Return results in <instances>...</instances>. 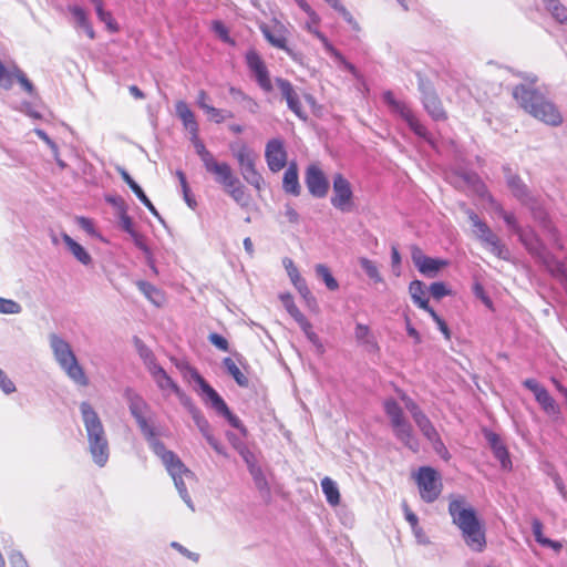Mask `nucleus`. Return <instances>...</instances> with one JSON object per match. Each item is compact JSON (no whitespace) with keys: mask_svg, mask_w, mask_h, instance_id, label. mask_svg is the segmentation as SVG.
<instances>
[{"mask_svg":"<svg viewBox=\"0 0 567 567\" xmlns=\"http://www.w3.org/2000/svg\"><path fill=\"white\" fill-rule=\"evenodd\" d=\"M49 343L54 360L70 380L81 386L89 384V379L80 365L71 344L56 333L49 336Z\"/></svg>","mask_w":567,"mask_h":567,"instance_id":"obj_6","label":"nucleus"},{"mask_svg":"<svg viewBox=\"0 0 567 567\" xmlns=\"http://www.w3.org/2000/svg\"><path fill=\"white\" fill-rule=\"evenodd\" d=\"M546 10L560 24L567 25V7L559 0H542Z\"/></svg>","mask_w":567,"mask_h":567,"instance_id":"obj_38","label":"nucleus"},{"mask_svg":"<svg viewBox=\"0 0 567 567\" xmlns=\"http://www.w3.org/2000/svg\"><path fill=\"white\" fill-rule=\"evenodd\" d=\"M207 404L210 405V408H213L217 413L225 416L231 426L238 429L243 434H246V429L241 421L229 411L227 404L218 393L217 401H215V399H210Z\"/></svg>","mask_w":567,"mask_h":567,"instance_id":"obj_24","label":"nucleus"},{"mask_svg":"<svg viewBox=\"0 0 567 567\" xmlns=\"http://www.w3.org/2000/svg\"><path fill=\"white\" fill-rule=\"evenodd\" d=\"M282 266L286 269L287 275H288L291 284L293 285V287H297L298 285H300L303 281H306L301 277L298 268L296 267V265H295V262H293V260L291 258L285 257L282 259Z\"/></svg>","mask_w":567,"mask_h":567,"instance_id":"obj_49","label":"nucleus"},{"mask_svg":"<svg viewBox=\"0 0 567 567\" xmlns=\"http://www.w3.org/2000/svg\"><path fill=\"white\" fill-rule=\"evenodd\" d=\"M62 240L79 262H81L84 266H87L92 262L91 255L85 250L83 246L76 243L71 236L64 233L62 234Z\"/></svg>","mask_w":567,"mask_h":567,"instance_id":"obj_28","label":"nucleus"},{"mask_svg":"<svg viewBox=\"0 0 567 567\" xmlns=\"http://www.w3.org/2000/svg\"><path fill=\"white\" fill-rule=\"evenodd\" d=\"M140 291L154 305L161 306L164 298L159 289L147 281L140 280L136 282Z\"/></svg>","mask_w":567,"mask_h":567,"instance_id":"obj_42","label":"nucleus"},{"mask_svg":"<svg viewBox=\"0 0 567 567\" xmlns=\"http://www.w3.org/2000/svg\"><path fill=\"white\" fill-rule=\"evenodd\" d=\"M96 16L100 19V21L105 24L106 29L110 32L115 33L120 30L117 22L115 21L110 11L103 9L100 12H97Z\"/></svg>","mask_w":567,"mask_h":567,"instance_id":"obj_54","label":"nucleus"},{"mask_svg":"<svg viewBox=\"0 0 567 567\" xmlns=\"http://www.w3.org/2000/svg\"><path fill=\"white\" fill-rule=\"evenodd\" d=\"M146 369L164 398H168L173 394H182L179 385L167 374L155 359L150 358L146 360Z\"/></svg>","mask_w":567,"mask_h":567,"instance_id":"obj_12","label":"nucleus"},{"mask_svg":"<svg viewBox=\"0 0 567 567\" xmlns=\"http://www.w3.org/2000/svg\"><path fill=\"white\" fill-rule=\"evenodd\" d=\"M176 367L186 382L195 384L194 390L205 403H208L210 399L217 401V392L205 381L195 368L186 362L178 363Z\"/></svg>","mask_w":567,"mask_h":567,"instance_id":"obj_11","label":"nucleus"},{"mask_svg":"<svg viewBox=\"0 0 567 567\" xmlns=\"http://www.w3.org/2000/svg\"><path fill=\"white\" fill-rule=\"evenodd\" d=\"M525 83L518 84L513 89L515 101L533 117L550 126H559L563 123V116L556 105L547 100L545 95L534 87L537 82L535 74H525Z\"/></svg>","mask_w":567,"mask_h":567,"instance_id":"obj_3","label":"nucleus"},{"mask_svg":"<svg viewBox=\"0 0 567 567\" xmlns=\"http://www.w3.org/2000/svg\"><path fill=\"white\" fill-rule=\"evenodd\" d=\"M415 481L421 498L426 503L436 501L442 492L441 476L436 470L430 466H422L415 474Z\"/></svg>","mask_w":567,"mask_h":567,"instance_id":"obj_10","label":"nucleus"},{"mask_svg":"<svg viewBox=\"0 0 567 567\" xmlns=\"http://www.w3.org/2000/svg\"><path fill=\"white\" fill-rule=\"evenodd\" d=\"M276 83L286 99L288 107L301 120H307V114L302 110L300 100L291 83L285 79L277 78Z\"/></svg>","mask_w":567,"mask_h":567,"instance_id":"obj_20","label":"nucleus"},{"mask_svg":"<svg viewBox=\"0 0 567 567\" xmlns=\"http://www.w3.org/2000/svg\"><path fill=\"white\" fill-rule=\"evenodd\" d=\"M249 473L252 476V480H254V483H255L256 487L260 492H268L269 491L268 482H267L266 476H265V474H264V472H262V470H261V467L259 465L250 466Z\"/></svg>","mask_w":567,"mask_h":567,"instance_id":"obj_50","label":"nucleus"},{"mask_svg":"<svg viewBox=\"0 0 567 567\" xmlns=\"http://www.w3.org/2000/svg\"><path fill=\"white\" fill-rule=\"evenodd\" d=\"M204 112L207 114L209 121L217 124L223 123L226 118L233 117L230 112L212 105H209Z\"/></svg>","mask_w":567,"mask_h":567,"instance_id":"obj_51","label":"nucleus"},{"mask_svg":"<svg viewBox=\"0 0 567 567\" xmlns=\"http://www.w3.org/2000/svg\"><path fill=\"white\" fill-rule=\"evenodd\" d=\"M333 194L331 204L342 212H349L352 207L353 193L350 183L341 174L333 177Z\"/></svg>","mask_w":567,"mask_h":567,"instance_id":"obj_15","label":"nucleus"},{"mask_svg":"<svg viewBox=\"0 0 567 567\" xmlns=\"http://www.w3.org/2000/svg\"><path fill=\"white\" fill-rule=\"evenodd\" d=\"M260 31L266 38V40L275 48L285 50L287 52H290V50L287 47V37H286V29L285 27L276 22L272 27L268 24H261Z\"/></svg>","mask_w":567,"mask_h":567,"instance_id":"obj_22","label":"nucleus"},{"mask_svg":"<svg viewBox=\"0 0 567 567\" xmlns=\"http://www.w3.org/2000/svg\"><path fill=\"white\" fill-rule=\"evenodd\" d=\"M466 215L472 223L473 233L476 238L482 243L485 249L499 259L508 260L509 250L502 243L496 234L492 231L488 225L483 221L476 213L471 209H466Z\"/></svg>","mask_w":567,"mask_h":567,"instance_id":"obj_8","label":"nucleus"},{"mask_svg":"<svg viewBox=\"0 0 567 567\" xmlns=\"http://www.w3.org/2000/svg\"><path fill=\"white\" fill-rule=\"evenodd\" d=\"M76 224L89 235L93 237L99 236L94 223L90 218L83 216L76 217Z\"/></svg>","mask_w":567,"mask_h":567,"instance_id":"obj_61","label":"nucleus"},{"mask_svg":"<svg viewBox=\"0 0 567 567\" xmlns=\"http://www.w3.org/2000/svg\"><path fill=\"white\" fill-rule=\"evenodd\" d=\"M411 257L419 271L427 277L435 276L441 268L447 265L446 260L425 256L417 247H413Z\"/></svg>","mask_w":567,"mask_h":567,"instance_id":"obj_18","label":"nucleus"},{"mask_svg":"<svg viewBox=\"0 0 567 567\" xmlns=\"http://www.w3.org/2000/svg\"><path fill=\"white\" fill-rule=\"evenodd\" d=\"M430 293L435 299H441L451 293V291L446 288L443 282H433L430 286Z\"/></svg>","mask_w":567,"mask_h":567,"instance_id":"obj_63","label":"nucleus"},{"mask_svg":"<svg viewBox=\"0 0 567 567\" xmlns=\"http://www.w3.org/2000/svg\"><path fill=\"white\" fill-rule=\"evenodd\" d=\"M384 411L390 419L395 437L412 451L419 450V442L413 434V429L403 415V411L396 401L389 399L384 401Z\"/></svg>","mask_w":567,"mask_h":567,"instance_id":"obj_7","label":"nucleus"},{"mask_svg":"<svg viewBox=\"0 0 567 567\" xmlns=\"http://www.w3.org/2000/svg\"><path fill=\"white\" fill-rule=\"evenodd\" d=\"M206 171L215 175V181L220 184L224 188L231 186V183L238 178L233 174L231 167L223 162L219 163L215 157L204 166Z\"/></svg>","mask_w":567,"mask_h":567,"instance_id":"obj_21","label":"nucleus"},{"mask_svg":"<svg viewBox=\"0 0 567 567\" xmlns=\"http://www.w3.org/2000/svg\"><path fill=\"white\" fill-rule=\"evenodd\" d=\"M361 268L365 271L367 276L374 282H382L383 278L380 275L379 268L372 260L361 257L359 259Z\"/></svg>","mask_w":567,"mask_h":567,"instance_id":"obj_48","label":"nucleus"},{"mask_svg":"<svg viewBox=\"0 0 567 567\" xmlns=\"http://www.w3.org/2000/svg\"><path fill=\"white\" fill-rule=\"evenodd\" d=\"M308 340L312 342L313 344H319V337L316 334V332L312 330L311 323L308 321V319L305 317L300 321L297 322Z\"/></svg>","mask_w":567,"mask_h":567,"instance_id":"obj_59","label":"nucleus"},{"mask_svg":"<svg viewBox=\"0 0 567 567\" xmlns=\"http://www.w3.org/2000/svg\"><path fill=\"white\" fill-rule=\"evenodd\" d=\"M287 151L284 141L280 138H272L268 141L265 148V158L268 168L272 173L281 171L287 165Z\"/></svg>","mask_w":567,"mask_h":567,"instance_id":"obj_16","label":"nucleus"},{"mask_svg":"<svg viewBox=\"0 0 567 567\" xmlns=\"http://www.w3.org/2000/svg\"><path fill=\"white\" fill-rule=\"evenodd\" d=\"M118 220L121 228L126 231L128 235L135 230L132 218L127 215V209L123 210V213H118Z\"/></svg>","mask_w":567,"mask_h":567,"instance_id":"obj_64","label":"nucleus"},{"mask_svg":"<svg viewBox=\"0 0 567 567\" xmlns=\"http://www.w3.org/2000/svg\"><path fill=\"white\" fill-rule=\"evenodd\" d=\"M321 488L329 505L337 506L340 504V492L338 484L330 477L326 476L321 480Z\"/></svg>","mask_w":567,"mask_h":567,"instance_id":"obj_36","label":"nucleus"},{"mask_svg":"<svg viewBox=\"0 0 567 567\" xmlns=\"http://www.w3.org/2000/svg\"><path fill=\"white\" fill-rule=\"evenodd\" d=\"M409 292L411 295V298L413 300V302L417 306V307H425L426 306V302L429 301L427 298H426V290H425V286L422 281L420 280H413L410 286H409Z\"/></svg>","mask_w":567,"mask_h":567,"instance_id":"obj_43","label":"nucleus"},{"mask_svg":"<svg viewBox=\"0 0 567 567\" xmlns=\"http://www.w3.org/2000/svg\"><path fill=\"white\" fill-rule=\"evenodd\" d=\"M302 11L308 16V21L306 22L305 28L308 32L312 33L322 43L323 49H326V43H330V41L318 29L321 21L320 17L310 6H308L307 10Z\"/></svg>","mask_w":567,"mask_h":567,"instance_id":"obj_31","label":"nucleus"},{"mask_svg":"<svg viewBox=\"0 0 567 567\" xmlns=\"http://www.w3.org/2000/svg\"><path fill=\"white\" fill-rule=\"evenodd\" d=\"M223 364L239 386H248L249 380L231 358H225Z\"/></svg>","mask_w":567,"mask_h":567,"instance_id":"obj_44","label":"nucleus"},{"mask_svg":"<svg viewBox=\"0 0 567 567\" xmlns=\"http://www.w3.org/2000/svg\"><path fill=\"white\" fill-rule=\"evenodd\" d=\"M240 174L249 185L255 187L257 190H261L264 186V178L261 174L256 169V162L240 167Z\"/></svg>","mask_w":567,"mask_h":567,"instance_id":"obj_37","label":"nucleus"},{"mask_svg":"<svg viewBox=\"0 0 567 567\" xmlns=\"http://www.w3.org/2000/svg\"><path fill=\"white\" fill-rule=\"evenodd\" d=\"M80 412L92 460L99 467H103L110 457V445L102 420L89 402L80 404Z\"/></svg>","mask_w":567,"mask_h":567,"instance_id":"obj_4","label":"nucleus"},{"mask_svg":"<svg viewBox=\"0 0 567 567\" xmlns=\"http://www.w3.org/2000/svg\"><path fill=\"white\" fill-rule=\"evenodd\" d=\"M544 264L547 270L565 286L567 292V264L553 256L546 257Z\"/></svg>","mask_w":567,"mask_h":567,"instance_id":"obj_30","label":"nucleus"},{"mask_svg":"<svg viewBox=\"0 0 567 567\" xmlns=\"http://www.w3.org/2000/svg\"><path fill=\"white\" fill-rule=\"evenodd\" d=\"M230 150L239 168L256 162V154L245 144L231 145Z\"/></svg>","mask_w":567,"mask_h":567,"instance_id":"obj_39","label":"nucleus"},{"mask_svg":"<svg viewBox=\"0 0 567 567\" xmlns=\"http://www.w3.org/2000/svg\"><path fill=\"white\" fill-rule=\"evenodd\" d=\"M123 395L128 404L131 414L136 420V423L148 442L150 447L155 455L161 458L166 471L172 476L179 496L185 504L194 511V504L186 486L187 482L194 481V473L184 465L182 460L173 451L167 450L165 445L157 440L155 429L147 420V414L151 411L148 403L132 388H126Z\"/></svg>","mask_w":567,"mask_h":567,"instance_id":"obj_1","label":"nucleus"},{"mask_svg":"<svg viewBox=\"0 0 567 567\" xmlns=\"http://www.w3.org/2000/svg\"><path fill=\"white\" fill-rule=\"evenodd\" d=\"M282 187L286 193L298 196L300 185L298 179V169L295 163L290 164L284 174Z\"/></svg>","mask_w":567,"mask_h":567,"instance_id":"obj_32","label":"nucleus"},{"mask_svg":"<svg viewBox=\"0 0 567 567\" xmlns=\"http://www.w3.org/2000/svg\"><path fill=\"white\" fill-rule=\"evenodd\" d=\"M22 311L20 303L12 299H6L0 297V313L3 315H18Z\"/></svg>","mask_w":567,"mask_h":567,"instance_id":"obj_53","label":"nucleus"},{"mask_svg":"<svg viewBox=\"0 0 567 567\" xmlns=\"http://www.w3.org/2000/svg\"><path fill=\"white\" fill-rule=\"evenodd\" d=\"M212 28L214 30V32L226 43H234V41L230 39L229 34H228V30L227 28L224 25L223 22L216 20V21H213V24H212Z\"/></svg>","mask_w":567,"mask_h":567,"instance_id":"obj_62","label":"nucleus"},{"mask_svg":"<svg viewBox=\"0 0 567 567\" xmlns=\"http://www.w3.org/2000/svg\"><path fill=\"white\" fill-rule=\"evenodd\" d=\"M12 78L17 79L22 89L30 95L35 94V89L27 75L18 68L13 66L10 71L7 70V78L10 82L9 89L12 86ZM8 90V87H6Z\"/></svg>","mask_w":567,"mask_h":567,"instance_id":"obj_40","label":"nucleus"},{"mask_svg":"<svg viewBox=\"0 0 567 567\" xmlns=\"http://www.w3.org/2000/svg\"><path fill=\"white\" fill-rule=\"evenodd\" d=\"M449 514L452 523L460 529L466 546L474 553L484 551L486 548L484 525L464 496H450Z\"/></svg>","mask_w":567,"mask_h":567,"instance_id":"obj_2","label":"nucleus"},{"mask_svg":"<svg viewBox=\"0 0 567 567\" xmlns=\"http://www.w3.org/2000/svg\"><path fill=\"white\" fill-rule=\"evenodd\" d=\"M306 184L311 195L315 197H324L329 189V184L322 171L317 165H310L306 173Z\"/></svg>","mask_w":567,"mask_h":567,"instance_id":"obj_19","label":"nucleus"},{"mask_svg":"<svg viewBox=\"0 0 567 567\" xmlns=\"http://www.w3.org/2000/svg\"><path fill=\"white\" fill-rule=\"evenodd\" d=\"M466 181H467V183L475 184V189L480 194V196L483 199L487 200L488 204L491 205V207L503 217V219L506 223V225L508 226V228L512 231H514L516 235H518V233L523 229V227L518 224L515 215L512 213L505 212L503 209L502 205L497 200H495L494 197L487 192L485 185L477 181L476 176H474V175L467 176Z\"/></svg>","mask_w":567,"mask_h":567,"instance_id":"obj_13","label":"nucleus"},{"mask_svg":"<svg viewBox=\"0 0 567 567\" xmlns=\"http://www.w3.org/2000/svg\"><path fill=\"white\" fill-rule=\"evenodd\" d=\"M281 301L288 311V313L298 322L301 319L305 318V316L301 313V311L298 309V307L295 305L293 299L290 295H282Z\"/></svg>","mask_w":567,"mask_h":567,"instance_id":"obj_52","label":"nucleus"},{"mask_svg":"<svg viewBox=\"0 0 567 567\" xmlns=\"http://www.w3.org/2000/svg\"><path fill=\"white\" fill-rule=\"evenodd\" d=\"M121 176L122 178L124 179V182L130 186V188L133 190V193L137 196V198L141 200V199H145V193L144 190L141 188V186L130 176V174L122 169L121 171Z\"/></svg>","mask_w":567,"mask_h":567,"instance_id":"obj_56","label":"nucleus"},{"mask_svg":"<svg viewBox=\"0 0 567 567\" xmlns=\"http://www.w3.org/2000/svg\"><path fill=\"white\" fill-rule=\"evenodd\" d=\"M354 337L358 343L363 346L369 352L379 351L377 339L367 324L357 323L354 328Z\"/></svg>","mask_w":567,"mask_h":567,"instance_id":"obj_25","label":"nucleus"},{"mask_svg":"<svg viewBox=\"0 0 567 567\" xmlns=\"http://www.w3.org/2000/svg\"><path fill=\"white\" fill-rule=\"evenodd\" d=\"M295 288L298 290V292L300 293V296L305 300L307 307H309L310 309H316L317 308V300L313 297V295L311 293L310 289L308 288L306 281H303L302 284L298 285Z\"/></svg>","mask_w":567,"mask_h":567,"instance_id":"obj_55","label":"nucleus"},{"mask_svg":"<svg viewBox=\"0 0 567 567\" xmlns=\"http://www.w3.org/2000/svg\"><path fill=\"white\" fill-rule=\"evenodd\" d=\"M507 186L509 187L514 197H516L523 205L527 206L535 218L544 230L548 234L549 238L553 240L554 245L558 249H563L564 246L559 239V235L557 229L551 225L548 219L547 213L543 209L538 198L532 194L528 187L523 183V181L516 175H508Z\"/></svg>","mask_w":567,"mask_h":567,"instance_id":"obj_5","label":"nucleus"},{"mask_svg":"<svg viewBox=\"0 0 567 567\" xmlns=\"http://www.w3.org/2000/svg\"><path fill=\"white\" fill-rule=\"evenodd\" d=\"M401 400L404 403L405 409L411 413L415 424L420 429V431L423 433V435L430 441V442H437L440 443V436L432 425L429 417L422 412L420 406L408 395L402 394Z\"/></svg>","mask_w":567,"mask_h":567,"instance_id":"obj_14","label":"nucleus"},{"mask_svg":"<svg viewBox=\"0 0 567 567\" xmlns=\"http://www.w3.org/2000/svg\"><path fill=\"white\" fill-rule=\"evenodd\" d=\"M383 101L390 107L391 112L398 114L404 120L409 127L421 138L432 144L430 134L426 127L416 118L408 104L403 101H399L394 97L391 91L383 93Z\"/></svg>","mask_w":567,"mask_h":567,"instance_id":"obj_9","label":"nucleus"},{"mask_svg":"<svg viewBox=\"0 0 567 567\" xmlns=\"http://www.w3.org/2000/svg\"><path fill=\"white\" fill-rule=\"evenodd\" d=\"M176 176L178 177V181L181 183L185 202L188 204L189 207H193L195 205V200H193L189 196V187L185 174L182 171H177Z\"/></svg>","mask_w":567,"mask_h":567,"instance_id":"obj_60","label":"nucleus"},{"mask_svg":"<svg viewBox=\"0 0 567 567\" xmlns=\"http://www.w3.org/2000/svg\"><path fill=\"white\" fill-rule=\"evenodd\" d=\"M175 110L177 116L181 118L184 127L189 132V134L198 132V124L195 115L186 102L178 101L175 105Z\"/></svg>","mask_w":567,"mask_h":567,"instance_id":"obj_26","label":"nucleus"},{"mask_svg":"<svg viewBox=\"0 0 567 567\" xmlns=\"http://www.w3.org/2000/svg\"><path fill=\"white\" fill-rule=\"evenodd\" d=\"M190 141L195 147L197 155L199 156L205 166L214 158V155L206 148L204 143L199 140L198 132H194L190 134Z\"/></svg>","mask_w":567,"mask_h":567,"instance_id":"obj_46","label":"nucleus"},{"mask_svg":"<svg viewBox=\"0 0 567 567\" xmlns=\"http://www.w3.org/2000/svg\"><path fill=\"white\" fill-rule=\"evenodd\" d=\"M493 454L499 461L504 470H509L512 467V461L505 445L494 450Z\"/></svg>","mask_w":567,"mask_h":567,"instance_id":"obj_58","label":"nucleus"},{"mask_svg":"<svg viewBox=\"0 0 567 567\" xmlns=\"http://www.w3.org/2000/svg\"><path fill=\"white\" fill-rule=\"evenodd\" d=\"M324 51L334 59V61L339 64L340 68L350 72L354 78L359 79L360 74L357 68L348 62L346 58L338 51L331 43H326Z\"/></svg>","mask_w":567,"mask_h":567,"instance_id":"obj_41","label":"nucleus"},{"mask_svg":"<svg viewBox=\"0 0 567 567\" xmlns=\"http://www.w3.org/2000/svg\"><path fill=\"white\" fill-rule=\"evenodd\" d=\"M225 192L241 207H247L250 203V196L247 194L246 187L237 178L231 186L224 188Z\"/></svg>","mask_w":567,"mask_h":567,"instance_id":"obj_35","label":"nucleus"},{"mask_svg":"<svg viewBox=\"0 0 567 567\" xmlns=\"http://www.w3.org/2000/svg\"><path fill=\"white\" fill-rule=\"evenodd\" d=\"M134 245L141 249L148 259L152 258V252L148 248V246L146 245V240H145V237L140 234L138 231L134 230L133 233L130 234Z\"/></svg>","mask_w":567,"mask_h":567,"instance_id":"obj_57","label":"nucleus"},{"mask_svg":"<svg viewBox=\"0 0 567 567\" xmlns=\"http://www.w3.org/2000/svg\"><path fill=\"white\" fill-rule=\"evenodd\" d=\"M68 10L72 14L76 27L83 29L87 37L93 40L95 38V32L87 18L86 11L76 4L69 6Z\"/></svg>","mask_w":567,"mask_h":567,"instance_id":"obj_27","label":"nucleus"},{"mask_svg":"<svg viewBox=\"0 0 567 567\" xmlns=\"http://www.w3.org/2000/svg\"><path fill=\"white\" fill-rule=\"evenodd\" d=\"M532 530L536 542L543 547L551 548L554 551L558 553L561 549V544L557 540H551L544 536L543 534V524L538 518H534L532 520Z\"/></svg>","mask_w":567,"mask_h":567,"instance_id":"obj_34","label":"nucleus"},{"mask_svg":"<svg viewBox=\"0 0 567 567\" xmlns=\"http://www.w3.org/2000/svg\"><path fill=\"white\" fill-rule=\"evenodd\" d=\"M517 236H518L519 240L522 241V244L526 247V249L530 254L536 255V256L542 255V250H543L542 243L532 228H523L518 233Z\"/></svg>","mask_w":567,"mask_h":567,"instance_id":"obj_29","label":"nucleus"},{"mask_svg":"<svg viewBox=\"0 0 567 567\" xmlns=\"http://www.w3.org/2000/svg\"><path fill=\"white\" fill-rule=\"evenodd\" d=\"M315 270L316 275L322 279L329 290L334 291L339 288L337 279L332 276L330 269L326 265L318 264L316 265Z\"/></svg>","mask_w":567,"mask_h":567,"instance_id":"obj_45","label":"nucleus"},{"mask_svg":"<svg viewBox=\"0 0 567 567\" xmlns=\"http://www.w3.org/2000/svg\"><path fill=\"white\" fill-rule=\"evenodd\" d=\"M246 63L250 72L254 74L258 85L265 92H270L272 90L271 80L268 69L260 55L254 50L248 51L246 53Z\"/></svg>","mask_w":567,"mask_h":567,"instance_id":"obj_17","label":"nucleus"},{"mask_svg":"<svg viewBox=\"0 0 567 567\" xmlns=\"http://www.w3.org/2000/svg\"><path fill=\"white\" fill-rule=\"evenodd\" d=\"M537 403L540 405L543 411L553 419H558L560 414V408L558 403L554 400V398L548 393L545 389L540 391L536 398Z\"/></svg>","mask_w":567,"mask_h":567,"instance_id":"obj_33","label":"nucleus"},{"mask_svg":"<svg viewBox=\"0 0 567 567\" xmlns=\"http://www.w3.org/2000/svg\"><path fill=\"white\" fill-rule=\"evenodd\" d=\"M421 90L423 106L429 115L435 121L445 120L446 114L437 95L424 85H421Z\"/></svg>","mask_w":567,"mask_h":567,"instance_id":"obj_23","label":"nucleus"},{"mask_svg":"<svg viewBox=\"0 0 567 567\" xmlns=\"http://www.w3.org/2000/svg\"><path fill=\"white\" fill-rule=\"evenodd\" d=\"M192 416L193 420L198 427L199 432L203 434V436L208 440V437H213L212 427L208 421L205 419V416L200 413V411L196 408H192Z\"/></svg>","mask_w":567,"mask_h":567,"instance_id":"obj_47","label":"nucleus"}]
</instances>
